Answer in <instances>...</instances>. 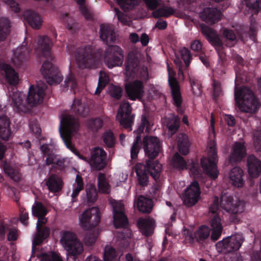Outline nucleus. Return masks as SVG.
Listing matches in <instances>:
<instances>
[{"label":"nucleus","mask_w":261,"mask_h":261,"mask_svg":"<svg viewBox=\"0 0 261 261\" xmlns=\"http://www.w3.org/2000/svg\"><path fill=\"white\" fill-rule=\"evenodd\" d=\"M142 145L146 159L144 164H136L135 170L138 184L141 187H146L148 184L149 174L155 180L160 178L162 166L156 158L162 151V147L160 139L151 136L144 137Z\"/></svg>","instance_id":"nucleus-1"},{"label":"nucleus","mask_w":261,"mask_h":261,"mask_svg":"<svg viewBox=\"0 0 261 261\" xmlns=\"http://www.w3.org/2000/svg\"><path fill=\"white\" fill-rule=\"evenodd\" d=\"M208 157H202L201 159V166L198 162L193 160L188 165L182 156L178 153H176L172 159L173 167L183 170L189 169V172L194 178L200 177L202 174V168L203 172L212 179H216L218 175L219 171L217 169V163L218 162L217 150L216 143L214 141H211L208 151Z\"/></svg>","instance_id":"nucleus-2"},{"label":"nucleus","mask_w":261,"mask_h":261,"mask_svg":"<svg viewBox=\"0 0 261 261\" xmlns=\"http://www.w3.org/2000/svg\"><path fill=\"white\" fill-rule=\"evenodd\" d=\"M125 65V74L127 77L140 79L125 86V91L129 98L132 100L141 98L144 93V85L142 81L148 80L147 68L139 65L137 59L128 57Z\"/></svg>","instance_id":"nucleus-3"},{"label":"nucleus","mask_w":261,"mask_h":261,"mask_svg":"<svg viewBox=\"0 0 261 261\" xmlns=\"http://www.w3.org/2000/svg\"><path fill=\"white\" fill-rule=\"evenodd\" d=\"M100 220L99 210L97 207H92L85 211L80 217L81 227L89 230L85 234L84 242L86 245L91 246L96 242L98 236V230L94 229L98 225Z\"/></svg>","instance_id":"nucleus-4"},{"label":"nucleus","mask_w":261,"mask_h":261,"mask_svg":"<svg viewBox=\"0 0 261 261\" xmlns=\"http://www.w3.org/2000/svg\"><path fill=\"white\" fill-rule=\"evenodd\" d=\"M80 123L77 119L70 115H65L60 120L59 132L60 136L66 146L74 152L79 158L86 161V158L80 154L72 146L71 137L74 133L78 132Z\"/></svg>","instance_id":"nucleus-5"},{"label":"nucleus","mask_w":261,"mask_h":261,"mask_svg":"<svg viewBox=\"0 0 261 261\" xmlns=\"http://www.w3.org/2000/svg\"><path fill=\"white\" fill-rule=\"evenodd\" d=\"M234 100L236 105L242 112L254 113L259 108L260 103L255 97L253 91L246 86L234 89Z\"/></svg>","instance_id":"nucleus-6"},{"label":"nucleus","mask_w":261,"mask_h":261,"mask_svg":"<svg viewBox=\"0 0 261 261\" xmlns=\"http://www.w3.org/2000/svg\"><path fill=\"white\" fill-rule=\"evenodd\" d=\"M219 205L227 212L233 214L241 213L245 210V202L244 201L237 198L234 200L231 196L222 195L220 203L218 197L215 196L213 203L209 207L210 212L214 214L213 217L215 215H218L217 213L219 210Z\"/></svg>","instance_id":"nucleus-7"},{"label":"nucleus","mask_w":261,"mask_h":261,"mask_svg":"<svg viewBox=\"0 0 261 261\" xmlns=\"http://www.w3.org/2000/svg\"><path fill=\"white\" fill-rule=\"evenodd\" d=\"M61 242L68 253L67 261H80L77 256L83 252L84 246L76 235L65 231L62 234Z\"/></svg>","instance_id":"nucleus-8"},{"label":"nucleus","mask_w":261,"mask_h":261,"mask_svg":"<svg viewBox=\"0 0 261 261\" xmlns=\"http://www.w3.org/2000/svg\"><path fill=\"white\" fill-rule=\"evenodd\" d=\"M74 57L81 68H94L96 66V58L91 45H87L77 48Z\"/></svg>","instance_id":"nucleus-9"},{"label":"nucleus","mask_w":261,"mask_h":261,"mask_svg":"<svg viewBox=\"0 0 261 261\" xmlns=\"http://www.w3.org/2000/svg\"><path fill=\"white\" fill-rule=\"evenodd\" d=\"M104 62L109 68L121 66L123 62L124 54L122 49L118 45H110L104 51Z\"/></svg>","instance_id":"nucleus-10"},{"label":"nucleus","mask_w":261,"mask_h":261,"mask_svg":"<svg viewBox=\"0 0 261 261\" xmlns=\"http://www.w3.org/2000/svg\"><path fill=\"white\" fill-rule=\"evenodd\" d=\"M200 31L208 42L215 47L219 58L223 60L225 57L224 43L217 32L204 24L200 25Z\"/></svg>","instance_id":"nucleus-11"},{"label":"nucleus","mask_w":261,"mask_h":261,"mask_svg":"<svg viewBox=\"0 0 261 261\" xmlns=\"http://www.w3.org/2000/svg\"><path fill=\"white\" fill-rule=\"evenodd\" d=\"M132 108L127 101H124L120 104L118 111L117 119L120 124L129 131L132 130V126L134 124L135 115L132 114Z\"/></svg>","instance_id":"nucleus-12"},{"label":"nucleus","mask_w":261,"mask_h":261,"mask_svg":"<svg viewBox=\"0 0 261 261\" xmlns=\"http://www.w3.org/2000/svg\"><path fill=\"white\" fill-rule=\"evenodd\" d=\"M145 128L146 132H149L151 129V124L145 115H142L141 122L138 128L134 131L137 135L130 149V156L133 160L138 157L140 149V143L141 139V134L143 133Z\"/></svg>","instance_id":"nucleus-13"},{"label":"nucleus","mask_w":261,"mask_h":261,"mask_svg":"<svg viewBox=\"0 0 261 261\" xmlns=\"http://www.w3.org/2000/svg\"><path fill=\"white\" fill-rule=\"evenodd\" d=\"M41 70L47 83L50 85L59 84L63 80V76L58 67L47 60L43 63Z\"/></svg>","instance_id":"nucleus-14"},{"label":"nucleus","mask_w":261,"mask_h":261,"mask_svg":"<svg viewBox=\"0 0 261 261\" xmlns=\"http://www.w3.org/2000/svg\"><path fill=\"white\" fill-rule=\"evenodd\" d=\"M201 190L198 181H194L186 189L183 195V203L187 207L195 205L200 198Z\"/></svg>","instance_id":"nucleus-15"},{"label":"nucleus","mask_w":261,"mask_h":261,"mask_svg":"<svg viewBox=\"0 0 261 261\" xmlns=\"http://www.w3.org/2000/svg\"><path fill=\"white\" fill-rule=\"evenodd\" d=\"M47 87L46 84L42 82L38 83L36 87L31 85L27 99L28 103L32 106H35L42 102Z\"/></svg>","instance_id":"nucleus-16"},{"label":"nucleus","mask_w":261,"mask_h":261,"mask_svg":"<svg viewBox=\"0 0 261 261\" xmlns=\"http://www.w3.org/2000/svg\"><path fill=\"white\" fill-rule=\"evenodd\" d=\"M111 204L113 208V223L117 228L124 227L128 224V219L124 212V205L115 200H111Z\"/></svg>","instance_id":"nucleus-17"},{"label":"nucleus","mask_w":261,"mask_h":261,"mask_svg":"<svg viewBox=\"0 0 261 261\" xmlns=\"http://www.w3.org/2000/svg\"><path fill=\"white\" fill-rule=\"evenodd\" d=\"M107 153L102 148L97 147L91 152L89 163L97 171L103 170L107 166Z\"/></svg>","instance_id":"nucleus-18"},{"label":"nucleus","mask_w":261,"mask_h":261,"mask_svg":"<svg viewBox=\"0 0 261 261\" xmlns=\"http://www.w3.org/2000/svg\"><path fill=\"white\" fill-rule=\"evenodd\" d=\"M243 241L244 239L242 236L238 233L218 242L217 245L225 249L227 252H231L238 251L242 246Z\"/></svg>","instance_id":"nucleus-19"},{"label":"nucleus","mask_w":261,"mask_h":261,"mask_svg":"<svg viewBox=\"0 0 261 261\" xmlns=\"http://www.w3.org/2000/svg\"><path fill=\"white\" fill-rule=\"evenodd\" d=\"M38 218L36 229L37 232L34 238L32 243V251L36 246L40 245L44 240L47 238L49 235V229L47 227L42 226L47 222V219L45 216L36 217Z\"/></svg>","instance_id":"nucleus-20"},{"label":"nucleus","mask_w":261,"mask_h":261,"mask_svg":"<svg viewBox=\"0 0 261 261\" xmlns=\"http://www.w3.org/2000/svg\"><path fill=\"white\" fill-rule=\"evenodd\" d=\"M168 83L171 89L173 104L176 107L177 112L181 114L183 113V110L181 107L182 99L178 82L174 77L172 76L169 74Z\"/></svg>","instance_id":"nucleus-21"},{"label":"nucleus","mask_w":261,"mask_h":261,"mask_svg":"<svg viewBox=\"0 0 261 261\" xmlns=\"http://www.w3.org/2000/svg\"><path fill=\"white\" fill-rule=\"evenodd\" d=\"M246 155V149L244 145L240 142H236L228 158V162L231 164H236L244 158Z\"/></svg>","instance_id":"nucleus-22"},{"label":"nucleus","mask_w":261,"mask_h":261,"mask_svg":"<svg viewBox=\"0 0 261 261\" xmlns=\"http://www.w3.org/2000/svg\"><path fill=\"white\" fill-rule=\"evenodd\" d=\"M38 49L41 51L42 56L53 60L54 57L51 53L52 41L47 36H39L38 39Z\"/></svg>","instance_id":"nucleus-23"},{"label":"nucleus","mask_w":261,"mask_h":261,"mask_svg":"<svg viewBox=\"0 0 261 261\" xmlns=\"http://www.w3.org/2000/svg\"><path fill=\"white\" fill-rule=\"evenodd\" d=\"M137 226L141 233L147 237L150 236L153 232L155 221L150 218H139L137 222Z\"/></svg>","instance_id":"nucleus-24"},{"label":"nucleus","mask_w":261,"mask_h":261,"mask_svg":"<svg viewBox=\"0 0 261 261\" xmlns=\"http://www.w3.org/2000/svg\"><path fill=\"white\" fill-rule=\"evenodd\" d=\"M99 34L100 39L107 45L114 42L116 40L114 30L110 24H101L100 27Z\"/></svg>","instance_id":"nucleus-25"},{"label":"nucleus","mask_w":261,"mask_h":261,"mask_svg":"<svg viewBox=\"0 0 261 261\" xmlns=\"http://www.w3.org/2000/svg\"><path fill=\"white\" fill-rule=\"evenodd\" d=\"M248 171L250 176L256 178L261 174V161L254 155H249L247 158Z\"/></svg>","instance_id":"nucleus-26"},{"label":"nucleus","mask_w":261,"mask_h":261,"mask_svg":"<svg viewBox=\"0 0 261 261\" xmlns=\"http://www.w3.org/2000/svg\"><path fill=\"white\" fill-rule=\"evenodd\" d=\"M221 16V12L217 8H206L201 13V19L207 23H215L218 21Z\"/></svg>","instance_id":"nucleus-27"},{"label":"nucleus","mask_w":261,"mask_h":261,"mask_svg":"<svg viewBox=\"0 0 261 261\" xmlns=\"http://www.w3.org/2000/svg\"><path fill=\"white\" fill-rule=\"evenodd\" d=\"M24 95L19 91H14L9 93V98L11 99V105L17 112H23L26 110L23 103Z\"/></svg>","instance_id":"nucleus-28"},{"label":"nucleus","mask_w":261,"mask_h":261,"mask_svg":"<svg viewBox=\"0 0 261 261\" xmlns=\"http://www.w3.org/2000/svg\"><path fill=\"white\" fill-rule=\"evenodd\" d=\"M0 69L5 73L6 80L10 85L16 86L18 84V74L11 66L2 63L0 64Z\"/></svg>","instance_id":"nucleus-29"},{"label":"nucleus","mask_w":261,"mask_h":261,"mask_svg":"<svg viewBox=\"0 0 261 261\" xmlns=\"http://www.w3.org/2000/svg\"><path fill=\"white\" fill-rule=\"evenodd\" d=\"M24 19L33 29H39L42 24V19L41 16L34 11L28 10L23 13Z\"/></svg>","instance_id":"nucleus-30"},{"label":"nucleus","mask_w":261,"mask_h":261,"mask_svg":"<svg viewBox=\"0 0 261 261\" xmlns=\"http://www.w3.org/2000/svg\"><path fill=\"white\" fill-rule=\"evenodd\" d=\"M244 175V172L241 168L239 167H234L230 171L229 173L230 183L236 187H242L245 182L243 178Z\"/></svg>","instance_id":"nucleus-31"},{"label":"nucleus","mask_w":261,"mask_h":261,"mask_svg":"<svg viewBox=\"0 0 261 261\" xmlns=\"http://www.w3.org/2000/svg\"><path fill=\"white\" fill-rule=\"evenodd\" d=\"M211 226L212 230L211 239L212 241L215 242L220 238L223 229L221 220L219 215H215L212 217Z\"/></svg>","instance_id":"nucleus-32"},{"label":"nucleus","mask_w":261,"mask_h":261,"mask_svg":"<svg viewBox=\"0 0 261 261\" xmlns=\"http://www.w3.org/2000/svg\"><path fill=\"white\" fill-rule=\"evenodd\" d=\"M29 50L24 45L18 47L14 52L12 63L16 66H20L29 58Z\"/></svg>","instance_id":"nucleus-33"},{"label":"nucleus","mask_w":261,"mask_h":261,"mask_svg":"<svg viewBox=\"0 0 261 261\" xmlns=\"http://www.w3.org/2000/svg\"><path fill=\"white\" fill-rule=\"evenodd\" d=\"M10 123L9 118L7 116H0V138L4 140H8L11 135Z\"/></svg>","instance_id":"nucleus-34"},{"label":"nucleus","mask_w":261,"mask_h":261,"mask_svg":"<svg viewBox=\"0 0 261 261\" xmlns=\"http://www.w3.org/2000/svg\"><path fill=\"white\" fill-rule=\"evenodd\" d=\"M45 184L48 190L53 193L58 192L62 188V179L55 174H53L48 177Z\"/></svg>","instance_id":"nucleus-35"},{"label":"nucleus","mask_w":261,"mask_h":261,"mask_svg":"<svg viewBox=\"0 0 261 261\" xmlns=\"http://www.w3.org/2000/svg\"><path fill=\"white\" fill-rule=\"evenodd\" d=\"M40 149L43 156L46 157L45 164L47 166L53 165L59 157L53 152V150L49 147L48 144H43L41 145Z\"/></svg>","instance_id":"nucleus-36"},{"label":"nucleus","mask_w":261,"mask_h":261,"mask_svg":"<svg viewBox=\"0 0 261 261\" xmlns=\"http://www.w3.org/2000/svg\"><path fill=\"white\" fill-rule=\"evenodd\" d=\"M136 204L139 211L144 213H150L152 208V200L143 196L139 197Z\"/></svg>","instance_id":"nucleus-37"},{"label":"nucleus","mask_w":261,"mask_h":261,"mask_svg":"<svg viewBox=\"0 0 261 261\" xmlns=\"http://www.w3.org/2000/svg\"><path fill=\"white\" fill-rule=\"evenodd\" d=\"M131 232L129 230H124L118 232L117 234V242L122 249L127 248L129 245Z\"/></svg>","instance_id":"nucleus-38"},{"label":"nucleus","mask_w":261,"mask_h":261,"mask_svg":"<svg viewBox=\"0 0 261 261\" xmlns=\"http://www.w3.org/2000/svg\"><path fill=\"white\" fill-rule=\"evenodd\" d=\"M97 186L100 192L109 194L110 192V185L105 173L100 172L97 177Z\"/></svg>","instance_id":"nucleus-39"},{"label":"nucleus","mask_w":261,"mask_h":261,"mask_svg":"<svg viewBox=\"0 0 261 261\" xmlns=\"http://www.w3.org/2000/svg\"><path fill=\"white\" fill-rule=\"evenodd\" d=\"M190 143L188 136L181 134L178 138V148L180 153L187 155L189 152Z\"/></svg>","instance_id":"nucleus-40"},{"label":"nucleus","mask_w":261,"mask_h":261,"mask_svg":"<svg viewBox=\"0 0 261 261\" xmlns=\"http://www.w3.org/2000/svg\"><path fill=\"white\" fill-rule=\"evenodd\" d=\"M211 229L206 225H202L196 231L192 237L197 242H200L206 239L210 234Z\"/></svg>","instance_id":"nucleus-41"},{"label":"nucleus","mask_w":261,"mask_h":261,"mask_svg":"<svg viewBox=\"0 0 261 261\" xmlns=\"http://www.w3.org/2000/svg\"><path fill=\"white\" fill-rule=\"evenodd\" d=\"M168 133L172 136L178 131L180 126V119L178 116H172L168 118L167 124Z\"/></svg>","instance_id":"nucleus-42"},{"label":"nucleus","mask_w":261,"mask_h":261,"mask_svg":"<svg viewBox=\"0 0 261 261\" xmlns=\"http://www.w3.org/2000/svg\"><path fill=\"white\" fill-rule=\"evenodd\" d=\"M10 22L8 18H0V41L6 39L10 32Z\"/></svg>","instance_id":"nucleus-43"},{"label":"nucleus","mask_w":261,"mask_h":261,"mask_svg":"<svg viewBox=\"0 0 261 261\" xmlns=\"http://www.w3.org/2000/svg\"><path fill=\"white\" fill-rule=\"evenodd\" d=\"M175 9L171 7L163 6L156 9L153 12V15L155 18H160L162 17H168L174 14Z\"/></svg>","instance_id":"nucleus-44"},{"label":"nucleus","mask_w":261,"mask_h":261,"mask_svg":"<svg viewBox=\"0 0 261 261\" xmlns=\"http://www.w3.org/2000/svg\"><path fill=\"white\" fill-rule=\"evenodd\" d=\"M72 109L76 114L82 117H86L88 114L87 108L81 100L75 99L72 106Z\"/></svg>","instance_id":"nucleus-45"},{"label":"nucleus","mask_w":261,"mask_h":261,"mask_svg":"<svg viewBox=\"0 0 261 261\" xmlns=\"http://www.w3.org/2000/svg\"><path fill=\"white\" fill-rule=\"evenodd\" d=\"M32 209L34 217L46 216L48 213L46 207L40 201H35Z\"/></svg>","instance_id":"nucleus-46"},{"label":"nucleus","mask_w":261,"mask_h":261,"mask_svg":"<svg viewBox=\"0 0 261 261\" xmlns=\"http://www.w3.org/2000/svg\"><path fill=\"white\" fill-rule=\"evenodd\" d=\"M105 144L109 148L113 147L116 143V138L113 132L111 130L106 131L102 136Z\"/></svg>","instance_id":"nucleus-47"},{"label":"nucleus","mask_w":261,"mask_h":261,"mask_svg":"<svg viewBox=\"0 0 261 261\" xmlns=\"http://www.w3.org/2000/svg\"><path fill=\"white\" fill-rule=\"evenodd\" d=\"M118 254L117 251L112 247H106L103 254L104 261H117Z\"/></svg>","instance_id":"nucleus-48"},{"label":"nucleus","mask_w":261,"mask_h":261,"mask_svg":"<svg viewBox=\"0 0 261 261\" xmlns=\"http://www.w3.org/2000/svg\"><path fill=\"white\" fill-rule=\"evenodd\" d=\"M109 82V77L104 72L100 71L95 94H99Z\"/></svg>","instance_id":"nucleus-49"},{"label":"nucleus","mask_w":261,"mask_h":261,"mask_svg":"<svg viewBox=\"0 0 261 261\" xmlns=\"http://www.w3.org/2000/svg\"><path fill=\"white\" fill-rule=\"evenodd\" d=\"M222 35L226 39L229 41L228 43L226 44L227 46L232 47L233 46L236 41L237 37L234 31L230 29H225L223 30Z\"/></svg>","instance_id":"nucleus-50"},{"label":"nucleus","mask_w":261,"mask_h":261,"mask_svg":"<svg viewBox=\"0 0 261 261\" xmlns=\"http://www.w3.org/2000/svg\"><path fill=\"white\" fill-rule=\"evenodd\" d=\"M190 83L193 94L199 96L202 93V86L200 82L194 77H190Z\"/></svg>","instance_id":"nucleus-51"},{"label":"nucleus","mask_w":261,"mask_h":261,"mask_svg":"<svg viewBox=\"0 0 261 261\" xmlns=\"http://www.w3.org/2000/svg\"><path fill=\"white\" fill-rule=\"evenodd\" d=\"M117 2L122 9L128 11L138 5L140 0H117Z\"/></svg>","instance_id":"nucleus-52"},{"label":"nucleus","mask_w":261,"mask_h":261,"mask_svg":"<svg viewBox=\"0 0 261 261\" xmlns=\"http://www.w3.org/2000/svg\"><path fill=\"white\" fill-rule=\"evenodd\" d=\"M75 184V188L71 195L73 199L76 198L80 192L84 189L83 179L79 174H77L76 176Z\"/></svg>","instance_id":"nucleus-53"},{"label":"nucleus","mask_w":261,"mask_h":261,"mask_svg":"<svg viewBox=\"0 0 261 261\" xmlns=\"http://www.w3.org/2000/svg\"><path fill=\"white\" fill-rule=\"evenodd\" d=\"M88 127L93 131H97L103 125V121L100 118H92L87 122Z\"/></svg>","instance_id":"nucleus-54"},{"label":"nucleus","mask_w":261,"mask_h":261,"mask_svg":"<svg viewBox=\"0 0 261 261\" xmlns=\"http://www.w3.org/2000/svg\"><path fill=\"white\" fill-rule=\"evenodd\" d=\"M40 261H63L58 254L55 252L49 253H43L40 256Z\"/></svg>","instance_id":"nucleus-55"},{"label":"nucleus","mask_w":261,"mask_h":261,"mask_svg":"<svg viewBox=\"0 0 261 261\" xmlns=\"http://www.w3.org/2000/svg\"><path fill=\"white\" fill-rule=\"evenodd\" d=\"M180 55L182 60L184 61L185 64V67L187 68L192 60V56L190 53V51L186 47H183L180 50Z\"/></svg>","instance_id":"nucleus-56"},{"label":"nucleus","mask_w":261,"mask_h":261,"mask_svg":"<svg viewBox=\"0 0 261 261\" xmlns=\"http://www.w3.org/2000/svg\"><path fill=\"white\" fill-rule=\"evenodd\" d=\"M246 6L251 12L255 15L258 14L259 10H261V0H256L255 2L251 1L246 2Z\"/></svg>","instance_id":"nucleus-57"},{"label":"nucleus","mask_w":261,"mask_h":261,"mask_svg":"<svg viewBox=\"0 0 261 261\" xmlns=\"http://www.w3.org/2000/svg\"><path fill=\"white\" fill-rule=\"evenodd\" d=\"M197 0H179L178 5L181 8L184 10L193 11Z\"/></svg>","instance_id":"nucleus-58"},{"label":"nucleus","mask_w":261,"mask_h":261,"mask_svg":"<svg viewBox=\"0 0 261 261\" xmlns=\"http://www.w3.org/2000/svg\"><path fill=\"white\" fill-rule=\"evenodd\" d=\"M65 87H70L71 89H75L77 86V81L74 75L70 73L65 79L64 81Z\"/></svg>","instance_id":"nucleus-59"},{"label":"nucleus","mask_w":261,"mask_h":261,"mask_svg":"<svg viewBox=\"0 0 261 261\" xmlns=\"http://www.w3.org/2000/svg\"><path fill=\"white\" fill-rule=\"evenodd\" d=\"M213 96L215 100H217L222 94V89L220 82L214 80L213 83Z\"/></svg>","instance_id":"nucleus-60"},{"label":"nucleus","mask_w":261,"mask_h":261,"mask_svg":"<svg viewBox=\"0 0 261 261\" xmlns=\"http://www.w3.org/2000/svg\"><path fill=\"white\" fill-rule=\"evenodd\" d=\"M30 127L32 132L35 135L36 137L39 138L41 134V129L38 122L35 121H32L30 123Z\"/></svg>","instance_id":"nucleus-61"},{"label":"nucleus","mask_w":261,"mask_h":261,"mask_svg":"<svg viewBox=\"0 0 261 261\" xmlns=\"http://www.w3.org/2000/svg\"><path fill=\"white\" fill-rule=\"evenodd\" d=\"M5 173L8 175L11 178L15 181H18L19 177L17 174L15 170L10 166H6L4 168Z\"/></svg>","instance_id":"nucleus-62"},{"label":"nucleus","mask_w":261,"mask_h":261,"mask_svg":"<svg viewBox=\"0 0 261 261\" xmlns=\"http://www.w3.org/2000/svg\"><path fill=\"white\" fill-rule=\"evenodd\" d=\"M122 94V89L118 86H114L111 90V96L115 99H119Z\"/></svg>","instance_id":"nucleus-63"},{"label":"nucleus","mask_w":261,"mask_h":261,"mask_svg":"<svg viewBox=\"0 0 261 261\" xmlns=\"http://www.w3.org/2000/svg\"><path fill=\"white\" fill-rule=\"evenodd\" d=\"M254 144L257 149L261 151V132H257L254 135Z\"/></svg>","instance_id":"nucleus-64"}]
</instances>
